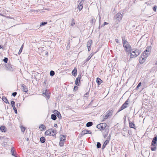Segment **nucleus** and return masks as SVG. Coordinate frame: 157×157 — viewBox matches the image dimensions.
<instances>
[{"instance_id":"nucleus-1","label":"nucleus","mask_w":157,"mask_h":157,"mask_svg":"<svg viewBox=\"0 0 157 157\" xmlns=\"http://www.w3.org/2000/svg\"><path fill=\"white\" fill-rule=\"evenodd\" d=\"M122 44L124 48L125 51L129 53L131 51V48L128 42L125 40L124 37L122 38Z\"/></svg>"},{"instance_id":"nucleus-2","label":"nucleus","mask_w":157,"mask_h":157,"mask_svg":"<svg viewBox=\"0 0 157 157\" xmlns=\"http://www.w3.org/2000/svg\"><path fill=\"white\" fill-rule=\"evenodd\" d=\"M148 53H146L145 52V55L144 53L141 54L139 60V62L140 63L142 64L145 62L147 57L148 56Z\"/></svg>"},{"instance_id":"nucleus-3","label":"nucleus","mask_w":157,"mask_h":157,"mask_svg":"<svg viewBox=\"0 0 157 157\" xmlns=\"http://www.w3.org/2000/svg\"><path fill=\"white\" fill-rule=\"evenodd\" d=\"M113 112L112 110L108 111L106 113V114L103 115L104 118L102 121H104L105 120L108 118L109 117H110L112 114Z\"/></svg>"},{"instance_id":"nucleus-4","label":"nucleus","mask_w":157,"mask_h":157,"mask_svg":"<svg viewBox=\"0 0 157 157\" xmlns=\"http://www.w3.org/2000/svg\"><path fill=\"white\" fill-rule=\"evenodd\" d=\"M123 17V15L120 13H118L115 15L114 17V19L118 21H120Z\"/></svg>"},{"instance_id":"nucleus-5","label":"nucleus","mask_w":157,"mask_h":157,"mask_svg":"<svg viewBox=\"0 0 157 157\" xmlns=\"http://www.w3.org/2000/svg\"><path fill=\"white\" fill-rule=\"evenodd\" d=\"M107 126V124L105 123H101L98 124L97 126V128L100 129L104 130Z\"/></svg>"},{"instance_id":"nucleus-6","label":"nucleus","mask_w":157,"mask_h":157,"mask_svg":"<svg viewBox=\"0 0 157 157\" xmlns=\"http://www.w3.org/2000/svg\"><path fill=\"white\" fill-rule=\"evenodd\" d=\"M81 78V74H79L75 81V84L79 86L80 83V79Z\"/></svg>"},{"instance_id":"nucleus-7","label":"nucleus","mask_w":157,"mask_h":157,"mask_svg":"<svg viewBox=\"0 0 157 157\" xmlns=\"http://www.w3.org/2000/svg\"><path fill=\"white\" fill-rule=\"evenodd\" d=\"M157 141V136L155 135V136L153 139L151 143V146H155L156 143Z\"/></svg>"},{"instance_id":"nucleus-8","label":"nucleus","mask_w":157,"mask_h":157,"mask_svg":"<svg viewBox=\"0 0 157 157\" xmlns=\"http://www.w3.org/2000/svg\"><path fill=\"white\" fill-rule=\"evenodd\" d=\"M53 113L56 114V117L57 116L59 119L61 118L62 117L60 113L57 110H54L53 111Z\"/></svg>"},{"instance_id":"nucleus-9","label":"nucleus","mask_w":157,"mask_h":157,"mask_svg":"<svg viewBox=\"0 0 157 157\" xmlns=\"http://www.w3.org/2000/svg\"><path fill=\"white\" fill-rule=\"evenodd\" d=\"M91 134V132L90 130L87 129H85L82 131V136H83L84 135L87 134Z\"/></svg>"},{"instance_id":"nucleus-10","label":"nucleus","mask_w":157,"mask_h":157,"mask_svg":"<svg viewBox=\"0 0 157 157\" xmlns=\"http://www.w3.org/2000/svg\"><path fill=\"white\" fill-rule=\"evenodd\" d=\"M127 105L125 103H124L121 106V107L117 111V112H119L125 108H127L128 107Z\"/></svg>"},{"instance_id":"nucleus-11","label":"nucleus","mask_w":157,"mask_h":157,"mask_svg":"<svg viewBox=\"0 0 157 157\" xmlns=\"http://www.w3.org/2000/svg\"><path fill=\"white\" fill-rule=\"evenodd\" d=\"M6 67L7 68L6 70L10 71H13V69L11 67V64L7 63L6 65Z\"/></svg>"},{"instance_id":"nucleus-12","label":"nucleus","mask_w":157,"mask_h":157,"mask_svg":"<svg viewBox=\"0 0 157 157\" xmlns=\"http://www.w3.org/2000/svg\"><path fill=\"white\" fill-rule=\"evenodd\" d=\"M21 88L24 92L27 93L28 91V88L25 85L22 84L21 86Z\"/></svg>"},{"instance_id":"nucleus-13","label":"nucleus","mask_w":157,"mask_h":157,"mask_svg":"<svg viewBox=\"0 0 157 157\" xmlns=\"http://www.w3.org/2000/svg\"><path fill=\"white\" fill-rule=\"evenodd\" d=\"M151 46H150L149 47H147V48H146V49L145 50V51H144V54H145V53L146 52V53H148V55L149 54L150 52V51L151 50Z\"/></svg>"},{"instance_id":"nucleus-14","label":"nucleus","mask_w":157,"mask_h":157,"mask_svg":"<svg viewBox=\"0 0 157 157\" xmlns=\"http://www.w3.org/2000/svg\"><path fill=\"white\" fill-rule=\"evenodd\" d=\"M51 136H56V130L55 129L51 128Z\"/></svg>"},{"instance_id":"nucleus-15","label":"nucleus","mask_w":157,"mask_h":157,"mask_svg":"<svg viewBox=\"0 0 157 157\" xmlns=\"http://www.w3.org/2000/svg\"><path fill=\"white\" fill-rule=\"evenodd\" d=\"M39 128L40 129L41 131H42L46 129V127L44 124H41L40 125Z\"/></svg>"},{"instance_id":"nucleus-16","label":"nucleus","mask_w":157,"mask_h":157,"mask_svg":"<svg viewBox=\"0 0 157 157\" xmlns=\"http://www.w3.org/2000/svg\"><path fill=\"white\" fill-rule=\"evenodd\" d=\"M72 74L74 76H75L77 75V70L76 67H75L72 71Z\"/></svg>"},{"instance_id":"nucleus-17","label":"nucleus","mask_w":157,"mask_h":157,"mask_svg":"<svg viewBox=\"0 0 157 157\" xmlns=\"http://www.w3.org/2000/svg\"><path fill=\"white\" fill-rule=\"evenodd\" d=\"M83 2L81 1L78 5V8L80 11H81L83 8Z\"/></svg>"},{"instance_id":"nucleus-18","label":"nucleus","mask_w":157,"mask_h":157,"mask_svg":"<svg viewBox=\"0 0 157 157\" xmlns=\"http://www.w3.org/2000/svg\"><path fill=\"white\" fill-rule=\"evenodd\" d=\"M103 82V81L99 78L98 77L97 78L96 82L98 85H100Z\"/></svg>"},{"instance_id":"nucleus-19","label":"nucleus","mask_w":157,"mask_h":157,"mask_svg":"<svg viewBox=\"0 0 157 157\" xmlns=\"http://www.w3.org/2000/svg\"><path fill=\"white\" fill-rule=\"evenodd\" d=\"M0 130L1 132H5L6 131V128L4 126H1L0 127Z\"/></svg>"},{"instance_id":"nucleus-20","label":"nucleus","mask_w":157,"mask_h":157,"mask_svg":"<svg viewBox=\"0 0 157 157\" xmlns=\"http://www.w3.org/2000/svg\"><path fill=\"white\" fill-rule=\"evenodd\" d=\"M66 135H60V140L65 141L66 140Z\"/></svg>"},{"instance_id":"nucleus-21","label":"nucleus","mask_w":157,"mask_h":157,"mask_svg":"<svg viewBox=\"0 0 157 157\" xmlns=\"http://www.w3.org/2000/svg\"><path fill=\"white\" fill-rule=\"evenodd\" d=\"M109 140H106L102 146V149H104L106 147L107 145L109 143Z\"/></svg>"},{"instance_id":"nucleus-22","label":"nucleus","mask_w":157,"mask_h":157,"mask_svg":"<svg viewBox=\"0 0 157 157\" xmlns=\"http://www.w3.org/2000/svg\"><path fill=\"white\" fill-rule=\"evenodd\" d=\"M43 94L44 96L46 97L48 99H49L50 98L49 93L48 92L47 90H46L44 92H43Z\"/></svg>"},{"instance_id":"nucleus-23","label":"nucleus","mask_w":157,"mask_h":157,"mask_svg":"<svg viewBox=\"0 0 157 157\" xmlns=\"http://www.w3.org/2000/svg\"><path fill=\"white\" fill-rule=\"evenodd\" d=\"M45 134L46 136H51V129H49L46 130L45 132Z\"/></svg>"},{"instance_id":"nucleus-24","label":"nucleus","mask_w":157,"mask_h":157,"mask_svg":"<svg viewBox=\"0 0 157 157\" xmlns=\"http://www.w3.org/2000/svg\"><path fill=\"white\" fill-rule=\"evenodd\" d=\"M2 99L3 101H4L5 103L7 104H10L9 102L8 101L7 98L5 96H3L2 97Z\"/></svg>"},{"instance_id":"nucleus-25","label":"nucleus","mask_w":157,"mask_h":157,"mask_svg":"<svg viewBox=\"0 0 157 157\" xmlns=\"http://www.w3.org/2000/svg\"><path fill=\"white\" fill-rule=\"evenodd\" d=\"M40 140L41 143L43 144L45 143L46 140L44 137L42 136L40 138Z\"/></svg>"},{"instance_id":"nucleus-26","label":"nucleus","mask_w":157,"mask_h":157,"mask_svg":"<svg viewBox=\"0 0 157 157\" xmlns=\"http://www.w3.org/2000/svg\"><path fill=\"white\" fill-rule=\"evenodd\" d=\"M51 119L53 120H56L57 119V117L56 114L54 113V114H52L51 115Z\"/></svg>"},{"instance_id":"nucleus-27","label":"nucleus","mask_w":157,"mask_h":157,"mask_svg":"<svg viewBox=\"0 0 157 157\" xmlns=\"http://www.w3.org/2000/svg\"><path fill=\"white\" fill-rule=\"evenodd\" d=\"M129 126L130 128H135V124L132 122H129Z\"/></svg>"},{"instance_id":"nucleus-28","label":"nucleus","mask_w":157,"mask_h":157,"mask_svg":"<svg viewBox=\"0 0 157 157\" xmlns=\"http://www.w3.org/2000/svg\"><path fill=\"white\" fill-rule=\"evenodd\" d=\"M92 42V40H89L87 43V47H91Z\"/></svg>"},{"instance_id":"nucleus-29","label":"nucleus","mask_w":157,"mask_h":157,"mask_svg":"<svg viewBox=\"0 0 157 157\" xmlns=\"http://www.w3.org/2000/svg\"><path fill=\"white\" fill-rule=\"evenodd\" d=\"M93 124V122H87L86 125V126L87 127H89L91 126Z\"/></svg>"},{"instance_id":"nucleus-30","label":"nucleus","mask_w":157,"mask_h":157,"mask_svg":"<svg viewBox=\"0 0 157 157\" xmlns=\"http://www.w3.org/2000/svg\"><path fill=\"white\" fill-rule=\"evenodd\" d=\"M64 142L63 141H62L60 140V141L59 142V145L60 147H63L64 146Z\"/></svg>"},{"instance_id":"nucleus-31","label":"nucleus","mask_w":157,"mask_h":157,"mask_svg":"<svg viewBox=\"0 0 157 157\" xmlns=\"http://www.w3.org/2000/svg\"><path fill=\"white\" fill-rule=\"evenodd\" d=\"M15 151L13 147H11V154L12 155H14L15 154L14 153V152Z\"/></svg>"},{"instance_id":"nucleus-32","label":"nucleus","mask_w":157,"mask_h":157,"mask_svg":"<svg viewBox=\"0 0 157 157\" xmlns=\"http://www.w3.org/2000/svg\"><path fill=\"white\" fill-rule=\"evenodd\" d=\"M35 74L36 75L35 77V79H36L37 78V77L39 76V78H40V73H38L37 72H36L35 73Z\"/></svg>"},{"instance_id":"nucleus-33","label":"nucleus","mask_w":157,"mask_h":157,"mask_svg":"<svg viewBox=\"0 0 157 157\" xmlns=\"http://www.w3.org/2000/svg\"><path fill=\"white\" fill-rule=\"evenodd\" d=\"M55 74V72L51 70L50 71V75L51 76H53Z\"/></svg>"},{"instance_id":"nucleus-34","label":"nucleus","mask_w":157,"mask_h":157,"mask_svg":"<svg viewBox=\"0 0 157 157\" xmlns=\"http://www.w3.org/2000/svg\"><path fill=\"white\" fill-rule=\"evenodd\" d=\"M47 23V22H42L40 23V27H41L43 26H44L46 25Z\"/></svg>"},{"instance_id":"nucleus-35","label":"nucleus","mask_w":157,"mask_h":157,"mask_svg":"<svg viewBox=\"0 0 157 157\" xmlns=\"http://www.w3.org/2000/svg\"><path fill=\"white\" fill-rule=\"evenodd\" d=\"M101 144L100 143L98 142L97 144V147L98 148H100L101 147Z\"/></svg>"},{"instance_id":"nucleus-36","label":"nucleus","mask_w":157,"mask_h":157,"mask_svg":"<svg viewBox=\"0 0 157 157\" xmlns=\"http://www.w3.org/2000/svg\"><path fill=\"white\" fill-rule=\"evenodd\" d=\"M151 149L152 151H155L156 150V147L155 146H153V147H151Z\"/></svg>"},{"instance_id":"nucleus-37","label":"nucleus","mask_w":157,"mask_h":157,"mask_svg":"<svg viewBox=\"0 0 157 157\" xmlns=\"http://www.w3.org/2000/svg\"><path fill=\"white\" fill-rule=\"evenodd\" d=\"M10 103H11V105L12 106V107H13L14 106H15V102L14 101H11Z\"/></svg>"},{"instance_id":"nucleus-38","label":"nucleus","mask_w":157,"mask_h":157,"mask_svg":"<svg viewBox=\"0 0 157 157\" xmlns=\"http://www.w3.org/2000/svg\"><path fill=\"white\" fill-rule=\"evenodd\" d=\"M75 24V23L74 21V19L73 18L72 19L71 22V26H73Z\"/></svg>"},{"instance_id":"nucleus-39","label":"nucleus","mask_w":157,"mask_h":157,"mask_svg":"<svg viewBox=\"0 0 157 157\" xmlns=\"http://www.w3.org/2000/svg\"><path fill=\"white\" fill-rule=\"evenodd\" d=\"M8 58L7 57H5L4 59H3V61L5 63H7L8 61Z\"/></svg>"},{"instance_id":"nucleus-40","label":"nucleus","mask_w":157,"mask_h":157,"mask_svg":"<svg viewBox=\"0 0 157 157\" xmlns=\"http://www.w3.org/2000/svg\"><path fill=\"white\" fill-rule=\"evenodd\" d=\"M95 22V19L94 18H93L91 20L90 22L92 24H93Z\"/></svg>"},{"instance_id":"nucleus-41","label":"nucleus","mask_w":157,"mask_h":157,"mask_svg":"<svg viewBox=\"0 0 157 157\" xmlns=\"http://www.w3.org/2000/svg\"><path fill=\"white\" fill-rule=\"evenodd\" d=\"M92 56H91V55H90L88 57V58H87V59H86V62H87L91 58V57H92Z\"/></svg>"},{"instance_id":"nucleus-42","label":"nucleus","mask_w":157,"mask_h":157,"mask_svg":"<svg viewBox=\"0 0 157 157\" xmlns=\"http://www.w3.org/2000/svg\"><path fill=\"white\" fill-rule=\"evenodd\" d=\"M78 87L77 86H75L74 87V90H73L74 91H76V90L78 89Z\"/></svg>"},{"instance_id":"nucleus-43","label":"nucleus","mask_w":157,"mask_h":157,"mask_svg":"<svg viewBox=\"0 0 157 157\" xmlns=\"http://www.w3.org/2000/svg\"><path fill=\"white\" fill-rule=\"evenodd\" d=\"M16 106L17 108H19L21 106V104H19L18 103H16Z\"/></svg>"},{"instance_id":"nucleus-44","label":"nucleus","mask_w":157,"mask_h":157,"mask_svg":"<svg viewBox=\"0 0 157 157\" xmlns=\"http://www.w3.org/2000/svg\"><path fill=\"white\" fill-rule=\"evenodd\" d=\"M157 9V6H155L153 8V10L155 12L156 11V10Z\"/></svg>"},{"instance_id":"nucleus-45","label":"nucleus","mask_w":157,"mask_h":157,"mask_svg":"<svg viewBox=\"0 0 157 157\" xmlns=\"http://www.w3.org/2000/svg\"><path fill=\"white\" fill-rule=\"evenodd\" d=\"M17 94V92H14L12 93V95L13 96V97H15L16 95Z\"/></svg>"},{"instance_id":"nucleus-46","label":"nucleus","mask_w":157,"mask_h":157,"mask_svg":"<svg viewBox=\"0 0 157 157\" xmlns=\"http://www.w3.org/2000/svg\"><path fill=\"white\" fill-rule=\"evenodd\" d=\"M125 103V104H126L128 105V99L127 100L125 101V102L124 103Z\"/></svg>"},{"instance_id":"nucleus-47","label":"nucleus","mask_w":157,"mask_h":157,"mask_svg":"<svg viewBox=\"0 0 157 157\" xmlns=\"http://www.w3.org/2000/svg\"><path fill=\"white\" fill-rule=\"evenodd\" d=\"M25 130V128L24 127H23L22 128H21V130L22 132H24Z\"/></svg>"},{"instance_id":"nucleus-48","label":"nucleus","mask_w":157,"mask_h":157,"mask_svg":"<svg viewBox=\"0 0 157 157\" xmlns=\"http://www.w3.org/2000/svg\"><path fill=\"white\" fill-rule=\"evenodd\" d=\"M88 51H90L91 49V47H87Z\"/></svg>"},{"instance_id":"nucleus-49","label":"nucleus","mask_w":157,"mask_h":157,"mask_svg":"<svg viewBox=\"0 0 157 157\" xmlns=\"http://www.w3.org/2000/svg\"><path fill=\"white\" fill-rule=\"evenodd\" d=\"M115 41L116 42L117 44H118L119 43V40L117 39H115Z\"/></svg>"},{"instance_id":"nucleus-50","label":"nucleus","mask_w":157,"mask_h":157,"mask_svg":"<svg viewBox=\"0 0 157 157\" xmlns=\"http://www.w3.org/2000/svg\"><path fill=\"white\" fill-rule=\"evenodd\" d=\"M108 24H109L108 23H107L106 22H105L103 23V25H106Z\"/></svg>"},{"instance_id":"nucleus-51","label":"nucleus","mask_w":157,"mask_h":157,"mask_svg":"<svg viewBox=\"0 0 157 157\" xmlns=\"http://www.w3.org/2000/svg\"><path fill=\"white\" fill-rule=\"evenodd\" d=\"M141 82H140L139 83V84H138V88H139L141 86Z\"/></svg>"},{"instance_id":"nucleus-52","label":"nucleus","mask_w":157,"mask_h":157,"mask_svg":"<svg viewBox=\"0 0 157 157\" xmlns=\"http://www.w3.org/2000/svg\"><path fill=\"white\" fill-rule=\"evenodd\" d=\"M13 108V110L14 111L16 109V108L15 106H14L13 107H12Z\"/></svg>"},{"instance_id":"nucleus-53","label":"nucleus","mask_w":157,"mask_h":157,"mask_svg":"<svg viewBox=\"0 0 157 157\" xmlns=\"http://www.w3.org/2000/svg\"><path fill=\"white\" fill-rule=\"evenodd\" d=\"M46 80H45V81H44V82H43V85H45L46 84Z\"/></svg>"},{"instance_id":"nucleus-54","label":"nucleus","mask_w":157,"mask_h":157,"mask_svg":"<svg viewBox=\"0 0 157 157\" xmlns=\"http://www.w3.org/2000/svg\"><path fill=\"white\" fill-rule=\"evenodd\" d=\"M89 94V92H86V93H85V95H88Z\"/></svg>"},{"instance_id":"nucleus-55","label":"nucleus","mask_w":157,"mask_h":157,"mask_svg":"<svg viewBox=\"0 0 157 157\" xmlns=\"http://www.w3.org/2000/svg\"><path fill=\"white\" fill-rule=\"evenodd\" d=\"M54 127H57V125L56 124H55L54 125Z\"/></svg>"},{"instance_id":"nucleus-56","label":"nucleus","mask_w":157,"mask_h":157,"mask_svg":"<svg viewBox=\"0 0 157 157\" xmlns=\"http://www.w3.org/2000/svg\"><path fill=\"white\" fill-rule=\"evenodd\" d=\"M14 111V113L16 114H17V109H16Z\"/></svg>"},{"instance_id":"nucleus-57","label":"nucleus","mask_w":157,"mask_h":157,"mask_svg":"<svg viewBox=\"0 0 157 157\" xmlns=\"http://www.w3.org/2000/svg\"><path fill=\"white\" fill-rule=\"evenodd\" d=\"M48 52H46L45 53V55L47 56H48Z\"/></svg>"},{"instance_id":"nucleus-58","label":"nucleus","mask_w":157,"mask_h":157,"mask_svg":"<svg viewBox=\"0 0 157 157\" xmlns=\"http://www.w3.org/2000/svg\"><path fill=\"white\" fill-rule=\"evenodd\" d=\"M21 52H20V51H19L18 52V54L19 55L21 53Z\"/></svg>"},{"instance_id":"nucleus-59","label":"nucleus","mask_w":157,"mask_h":157,"mask_svg":"<svg viewBox=\"0 0 157 157\" xmlns=\"http://www.w3.org/2000/svg\"><path fill=\"white\" fill-rule=\"evenodd\" d=\"M24 47V44H23L21 46V48H22L23 49V48Z\"/></svg>"},{"instance_id":"nucleus-60","label":"nucleus","mask_w":157,"mask_h":157,"mask_svg":"<svg viewBox=\"0 0 157 157\" xmlns=\"http://www.w3.org/2000/svg\"><path fill=\"white\" fill-rule=\"evenodd\" d=\"M22 50H23V49L22 48H21L20 49H19V51H20V52H22Z\"/></svg>"},{"instance_id":"nucleus-61","label":"nucleus","mask_w":157,"mask_h":157,"mask_svg":"<svg viewBox=\"0 0 157 157\" xmlns=\"http://www.w3.org/2000/svg\"><path fill=\"white\" fill-rule=\"evenodd\" d=\"M0 16H4V15L3 14H2L1 13H0Z\"/></svg>"},{"instance_id":"nucleus-62","label":"nucleus","mask_w":157,"mask_h":157,"mask_svg":"<svg viewBox=\"0 0 157 157\" xmlns=\"http://www.w3.org/2000/svg\"><path fill=\"white\" fill-rule=\"evenodd\" d=\"M13 156H14V157H18L17 156V155H16V154H15L14 155H13Z\"/></svg>"},{"instance_id":"nucleus-63","label":"nucleus","mask_w":157,"mask_h":157,"mask_svg":"<svg viewBox=\"0 0 157 157\" xmlns=\"http://www.w3.org/2000/svg\"><path fill=\"white\" fill-rule=\"evenodd\" d=\"M101 26H100V25L98 27V29H100L101 28Z\"/></svg>"},{"instance_id":"nucleus-64","label":"nucleus","mask_w":157,"mask_h":157,"mask_svg":"<svg viewBox=\"0 0 157 157\" xmlns=\"http://www.w3.org/2000/svg\"><path fill=\"white\" fill-rule=\"evenodd\" d=\"M26 140L27 141H28L29 140V138H27Z\"/></svg>"}]
</instances>
